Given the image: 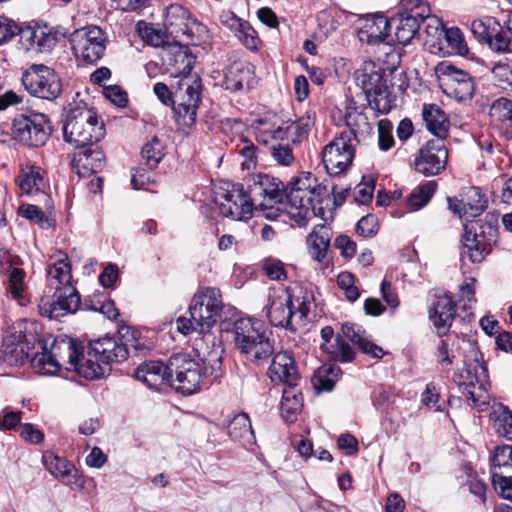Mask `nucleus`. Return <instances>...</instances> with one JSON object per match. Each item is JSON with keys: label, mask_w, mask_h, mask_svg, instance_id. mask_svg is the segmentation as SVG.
Instances as JSON below:
<instances>
[{"label": "nucleus", "mask_w": 512, "mask_h": 512, "mask_svg": "<svg viewBox=\"0 0 512 512\" xmlns=\"http://www.w3.org/2000/svg\"><path fill=\"white\" fill-rule=\"evenodd\" d=\"M395 97L388 89H382L381 92H376L372 95L369 105L382 114H387L392 109Z\"/></svg>", "instance_id": "49"}, {"label": "nucleus", "mask_w": 512, "mask_h": 512, "mask_svg": "<svg viewBox=\"0 0 512 512\" xmlns=\"http://www.w3.org/2000/svg\"><path fill=\"white\" fill-rule=\"evenodd\" d=\"M226 186L215 197L220 213L233 220L250 219L254 209L244 186L240 183H227Z\"/></svg>", "instance_id": "15"}, {"label": "nucleus", "mask_w": 512, "mask_h": 512, "mask_svg": "<svg viewBox=\"0 0 512 512\" xmlns=\"http://www.w3.org/2000/svg\"><path fill=\"white\" fill-rule=\"evenodd\" d=\"M422 23L425 24V43L429 45L433 53H436V48L438 46L437 42H440L445 27L442 21L436 16H431L430 12L428 13V16L425 17Z\"/></svg>", "instance_id": "46"}, {"label": "nucleus", "mask_w": 512, "mask_h": 512, "mask_svg": "<svg viewBox=\"0 0 512 512\" xmlns=\"http://www.w3.org/2000/svg\"><path fill=\"white\" fill-rule=\"evenodd\" d=\"M297 386H287L282 393L281 415L286 422H294L303 407L302 393Z\"/></svg>", "instance_id": "39"}, {"label": "nucleus", "mask_w": 512, "mask_h": 512, "mask_svg": "<svg viewBox=\"0 0 512 512\" xmlns=\"http://www.w3.org/2000/svg\"><path fill=\"white\" fill-rule=\"evenodd\" d=\"M22 84L35 97L55 100L62 92V82L58 74L43 64H34L22 75Z\"/></svg>", "instance_id": "13"}, {"label": "nucleus", "mask_w": 512, "mask_h": 512, "mask_svg": "<svg viewBox=\"0 0 512 512\" xmlns=\"http://www.w3.org/2000/svg\"><path fill=\"white\" fill-rule=\"evenodd\" d=\"M246 191L253 207L281 204L284 197L282 182L267 174L252 175Z\"/></svg>", "instance_id": "20"}, {"label": "nucleus", "mask_w": 512, "mask_h": 512, "mask_svg": "<svg viewBox=\"0 0 512 512\" xmlns=\"http://www.w3.org/2000/svg\"><path fill=\"white\" fill-rule=\"evenodd\" d=\"M510 43H511V37L510 33L503 31L502 27L500 26V30L491 37V39L487 42L490 49L499 52V53H506L510 51Z\"/></svg>", "instance_id": "57"}, {"label": "nucleus", "mask_w": 512, "mask_h": 512, "mask_svg": "<svg viewBox=\"0 0 512 512\" xmlns=\"http://www.w3.org/2000/svg\"><path fill=\"white\" fill-rule=\"evenodd\" d=\"M164 26L168 34L173 38L185 36L193 41V28L195 27L198 32L205 29L204 26L197 23L195 20H191L190 14L187 9L179 4H171L166 9Z\"/></svg>", "instance_id": "22"}, {"label": "nucleus", "mask_w": 512, "mask_h": 512, "mask_svg": "<svg viewBox=\"0 0 512 512\" xmlns=\"http://www.w3.org/2000/svg\"><path fill=\"white\" fill-rule=\"evenodd\" d=\"M440 87L450 98L465 101L473 96L475 85L471 75L453 65H445L439 77Z\"/></svg>", "instance_id": "21"}, {"label": "nucleus", "mask_w": 512, "mask_h": 512, "mask_svg": "<svg viewBox=\"0 0 512 512\" xmlns=\"http://www.w3.org/2000/svg\"><path fill=\"white\" fill-rule=\"evenodd\" d=\"M499 30L500 23L494 17L476 19L471 24V31L480 42L487 43Z\"/></svg>", "instance_id": "45"}, {"label": "nucleus", "mask_w": 512, "mask_h": 512, "mask_svg": "<svg viewBox=\"0 0 512 512\" xmlns=\"http://www.w3.org/2000/svg\"><path fill=\"white\" fill-rule=\"evenodd\" d=\"M272 382L282 383L286 386L298 385L300 375L293 356L287 352H278L274 355L268 369Z\"/></svg>", "instance_id": "26"}, {"label": "nucleus", "mask_w": 512, "mask_h": 512, "mask_svg": "<svg viewBox=\"0 0 512 512\" xmlns=\"http://www.w3.org/2000/svg\"><path fill=\"white\" fill-rule=\"evenodd\" d=\"M239 154L244 158L242 167L251 169L256 164V146L248 140L243 141V146L238 150Z\"/></svg>", "instance_id": "62"}, {"label": "nucleus", "mask_w": 512, "mask_h": 512, "mask_svg": "<svg viewBox=\"0 0 512 512\" xmlns=\"http://www.w3.org/2000/svg\"><path fill=\"white\" fill-rule=\"evenodd\" d=\"M270 155L278 165L284 167L291 166L295 161L292 147L289 142L283 143V141H280L279 143H272Z\"/></svg>", "instance_id": "48"}, {"label": "nucleus", "mask_w": 512, "mask_h": 512, "mask_svg": "<svg viewBox=\"0 0 512 512\" xmlns=\"http://www.w3.org/2000/svg\"><path fill=\"white\" fill-rule=\"evenodd\" d=\"M161 59L171 75L181 77L176 91L180 102L175 112L178 128L187 132L196 122L201 97L200 79L190 75L196 58L187 45L173 41L162 50Z\"/></svg>", "instance_id": "1"}, {"label": "nucleus", "mask_w": 512, "mask_h": 512, "mask_svg": "<svg viewBox=\"0 0 512 512\" xmlns=\"http://www.w3.org/2000/svg\"><path fill=\"white\" fill-rule=\"evenodd\" d=\"M448 164V149L445 140L431 139L418 151L415 157V170L426 176H436L442 173Z\"/></svg>", "instance_id": "19"}, {"label": "nucleus", "mask_w": 512, "mask_h": 512, "mask_svg": "<svg viewBox=\"0 0 512 512\" xmlns=\"http://www.w3.org/2000/svg\"><path fill=\"white\" fill-rule=\"evenodd\" d=\"M437 183L426 181L415 187L407 197V205L413 210H419L426 206L436 192Z\"/></svg>", "instance_id": "43"}, {"label": "nucleus", "mask_w": 512, "mask_h": 512, "mask_svg": "<svg viewBox=\"0 0 512 512\" xmlns=\"http://www.w3.org/2000/svg\"><path fill=\"white\" fill-rule=\"evenodd\" d=\"M491 121L507 137L512 139V101L507 98L495 100L489 110Z\"/></svg>", "instance_id": "35"}, {"label": "nucleus", "mask_w": 512, "mask_h": 512, "mask_svg": "<svg viewBox=\"0 0 512 512\" xmlns=\"http://www.w3.org/2000/svg\"><path fill=\"white\" fill-rule=\"evenodd\" d=\"M471 368H465L459 373H455L454 381L459 386L461 392L472 401L473 405L482 409L489 404L488 401V375L483 365L476 364Z\"/></svg>", "instance_id": "17"}, {"label": "nucleus", "mask_w": 512, "mask_h": 512, "mask_svg": "<svg viewBox=\"0 0 512 512\" xmlns=\"http://www.w3.org/2000/svg\"><path fill=\"white\" fill-rule=\"evenodd\" d=\"M460 196L461 198L447 199L449 209L460 218L463 216L477 217L487 207V200L478 187L465 188Z\"/></svg>", "instance_id": "25"}, {"label": "nucleus", "mask_w": 512, "mask_h": 512, "mask_svg": "<svg viewBox=\"0 0 512 512\" xmlns=\"http://www.w3.org/2000/svg\"><path fill=\"white\" fill-rule=\"evenodd\" d=\"M235 36L246 48L250 50L258 48L260 40L249 22L244 21L239 30L236 31Z\"/></svg>", "instance_id": "53"}, {"label": "nucleus", "mask_w": 512, "mask_h": 512, "mask_svg": "<svg viewBox=\"0 0 512 512\" xmlns=\"http://www.w3.org/2000/svg\"><path fill=\"white\" fill-rule=\"evenodd\" d=\"M104 133V124L92 108L76 105L67 112L63 136L66 142L76 148L92 146L104 137Z\"/></svg>", "instance_id": "10"}, {"label": "nucleus", "mask_w": 512, "mask_h": 512, "mask_svg": "<svg viewBox=\"0 0 512 512\" xmlns=\"http://www.w3.org/2000/svg\"><path fill=\"white\" fill-rule=\"evenodd\" d=\"M314 297L309 292L293 297L287 288H270L266 315L271 325L291 332L304 325Z\"/></svg>", "instance_id": "6"}, {"label": "nucleus", "mask_w": 512, "mask_h": 512, "mask_svg": "<svg viewBox=\"0 0 512 512\" xmlns=\"http://www.w3.org/2000/svg\"><path fill=\"white\" fill-rule=\"evenodd\" d=\"M126 346L113 337H103L89 341L85 361L79 368V375L86 379L104 377L110 371L112 363L127 359Z\"/></svg>", "instance_id": "9"}, {"label": "nucleus", "mask_w": 512, "mask_h": 512, "mask_svg": "<svg viewBox=\"0 0 512 512\" xmlns=\"http://www.w3.org/2000/svg\"><path fill=\"white\" fill-rule=\"evenodd\" d=\"M164 155L165 145L162 140L156 136L152 137L142 148V156L151 169L158 166Z\"/></svg>", "instance_id": "47"}, {"label": "nucleus", "mask_w": 512, "mask_h": 512, "mask_svg": "<svg viewBox=\"0 0 512 512\" xmlns=\"http://www.w3.org/2000/svg\"><path fill=\"white\" fill-rule=\"evenodd\" d=\"M422 117L427 130L436 139L445 140L449 134L450 121L447 114L437 104H424Z\"/></svg>", "instance_id": "30"}, {"label": "nucleus", "mask_w": 512, "mask_h": 512, "mask_svg": "<svg viewBox=\"0 0 512 512\" xmlns=\"http://www.w3.org/2000/svg\"><path fill=\"white\" fill-rule=\"evenodd\" d=\"M314 125V116L307 112L287 126H282L285 133V140H291L293 144H299L307 139L311 127Z\"/></svg>", "instance_id": "42"}, {"label": "nucleus", "mask_w": 512, "mask_h": 512, "mask_svg": "<svg viewBox=\"0 0 512 512\" xmlns=\"http://www.w3.org/2000/svg\"><path fill=\"white\" fill-rule=\"evenodd\" d=\"M357 82L370 99L376 92H381L382 89H388L387 82L383 74L376 68L373 62H367L357 75Z\"/></svg>", "instance_id": "34"}, {"label": "nucleus", "mask_w": 512, "mask_h": 512, "mask_svg": "<svg viewBox=\"0 0 512 512\" xmlns=\"http://www.w3.org/2000/svg\"><path fill=\"white\" fill-rule=\"evenodd\" d=\"M11 130L17 141L33 147L44 145L49 136L45 116L40 113L15 117Z\"/></svg>", "instance_id": "18"}, {"label": "nucleus", "mask_w": 512, "mask_h": 512, "mask_svg": "<svg viewBox=\"0 0 512 512\" xmlns=\"http://www.w3.org/2000/svg\"><path fill=\"white\" fill-rule=\"evenodd\" d=\"M342 332L344 336L356 345L362 352L372 355L374 358H382L384 355L383 349L368 340L365 337V332L355 324L345 323L342 325Z\"/></svg>", "instance_id": "37"}, {"label": "nucleus", "mask_w": 512, "mask_h": 512, "mask_svg": "<svg viewBox=\"0 0 512 512\" xmlns=\"http://www.w3.org/2000/svg\"><path fill=\"white\" fill-rule=\"evenodd\" d=\"M20 32L18 24L4 16H0V44L11 40Z\"/></svg>", "instance_id": "60"}, {"label": "nucleus", "mask_w": 512, "mask_h": 512, "mask_svg": "<svg viewBox=\"0 0 512 512\" xmlns=\"http://www.w3.org/2000/svg\"><path fill=\"white\" fill-rule=\"evenodd\" d=\"M41 352L30 356L24 346L18 343L11 353H16V361L29 359L31 365L42 375H52L62 367L73 369L79 374V368L85 361V355L79 350L75 341L69 338L54 339L50 348L39 342Z\"/></svg>", "instance_id": "5"}, {"label": "nucleus", "mask_w": 512, "mask_h": 512, "mask_svg": "<svg viewBox=\"0 0 512 512\" xmlns=\"http://www.w3.org/2000/svg\"><path fill=\"white\" fill-rule=\"evenodd\" d=\"M316 178L307 173L293 183L287 198V213L299 227H305L315 216L323 214V195L326 187L316 184Z\"/></svg>", "instance_id": "7"}, {"label": "nucleus", "mask_w": 512, "mask_h": 512, "mask_svg": "<svg viewBox=\"0 0 512 512\" xmlns=\"http://www.w3.org/2000/svg\"><path fill=\"white\" fill-rule=\"evenodd\" d=\"M391 22L382 15H373L366 17L359 28V39L368 44L384 42L389 36L388 30Z\"/></svg>", "instance_id": "29"}, {"label": "nucleus", "mask_w": 512, "mask_h": 512, "mask_svg": "<svg viewBox=\"0 0 512 512\" xmlns=\"http://www.w3.org/2000/svg\"><path fill=\"white\" fill-rule=\"evenodd\" d=\"M344 118L349 130L343 133H350L351 142H353V139L365 135L371 130L368 117L355 106L349 105L347 107Z\"/></svg>", "instance_id": "40"}, {"label": "nucleus", "mask_w": 512, "mask_h": 512, "mask_svg": "<svg viewBox=\"0 0 512 512\" xmlns=\"http://www.w3.org/2000/svg\"><path fill=\"white\" fill-rule=\"evenodd\" d=\"M334 245L345 258H352L356 252V243L347 235L336 237Z\"/></svg>", "instance_id": "64"}, {"label": "nucleus", "mask_w": 512, "mask_h": 512, "mask_svg": "<svg viewBox=\"0 0 512 512\" xmlns=\"http://www.w3.org/2000/svg\"><path fill=\"white\" fill-rule=\"evenodd\" d=\"M356 231L363 237H373L378 232V219L372 214L363 216L356 225Z\"/></svg>", "instance_id": "58"}, {"label": "nucleus", "mask_w": 512, "mask_h": 512, "mask_svg": "<svg viewBox=\"0 0 512 512\" xmlns=\"http://www.w3.org/2000/svg\"><path fill=\"white\" fill-rule=\"evenodd\" d=\"M18 183L21 193L27 196L44 194L47 188L44 172L36 165L23 168L19 175Z\"/></svg>", "instance_id": "31"}, {"label": "nucleus", "mask_w": 512, "mask_h": 512, "mask_svg": "<svg viewBox=\"0 0 512 512\" xmlns=\"http://www.w3.org/2000/svg\"><path fill=\"white\" fill-rule=\"evenodd\" d=\"M455 317V303L448 294L438 295L429 311L438 336L445 335L452 326Z\"/></svg>", "instance_id": "27"}, {"label": "nucleus", "mask_w": 512, "mask_h": 512, "mask_svg": "<svg viewBox=\"0 0 512 512\" xmlns=\"http://www.w3.org/2000/svg\"><path fill=\"white\" fill-rule=\"evenodd\" d=\"M21 260L8 250H0V273L8 275L7 291L13 299L20 301L24 298L26 273L18 266Z\"/></svg>", "instance_id": "23"}, {"label": "nucleus", "mask_w": 512, "mask_h": 512, "mask_svg": "<svg viewBox=\"0 0 512 512\" xmlns=\"http://www.w3.org/2000/svg\"><path fill=\"white\" fill-rule=\"evenodd\" d=\"M492 466L495 468L512 470V446H497L491 457Z\"/></svg>", "instance_id": "51"}, {"label": "nucleus", "mask_w": 512, "mask_h": 512, "mask_svg": "<svg viewBox=\"0 0 512 512\" xmlns=\"http://www.w3.org/2000/svg\"><path fill=\"white\" fill-rule=\"evenodd\" d=\"M462 258L468 257L473 263H480L491 252L498 238V228L482 219L464 225Z\"/></svg>", "instance_id": "11"}, {"label": "nucleus", "mask_w": 512, "mask_h": 512, "mask_svg": "<svg viewBox=\"0 0 512 512\" xmlns=\"http://www.w3.org/2000/svg\"><path fill=\"white\" fill-rule=\"evenodd\" d=\"M405 12L399 18H392L395 24V38L399 44L407 45L419 31L420 24L430 12L429 5L422 0H402Z\"/></svg>", "instance_id": "14"}, {"label": "nucleus", "mask_w": 512, "mask_h": 512, "mask_svg": "<svg viewBox=\"0 0 512 512\" xmlns=\"http://www.w3.org/2000/svg\"><path fill=\"white\" fill-rule=\"evenodd\" d=\"M71 266L66 255L56 259L47 268V284L53 292V301L41 299L39 311L49 318L59 319L75 313L80 306V296L71 283Z\"/></svg>", "instance_id": "4"}, {"label": "nucleus", "mask_w": 512, "mask_h": 512, "mask_svg": "<svg viewBox=\"0 0 512 512\" xmlns=\"http://www.w3.org/2000/svg\"><path fill=\"white\" fill-rule=\"evenodd\" d=\"M393 124L388 119H382L378 123V145L380 150L387 151L394 145Z\"/></svg>", "instance_id": "52"}, {"label": "nucleus", "mask_w": 512, "mask_h": 512, "mask_svg": "<svg viewBox=\"0 0 512 512\" xmlns=\"http://www.w3.org/2000/svg\"><path fill=\"white\" fill-rule=\"evenodd\" d=\"M234 341L246 360L255 364L267 361L274 352L271 332L261 321L253 318H240L235 321Z\"/></svg>", "instance_id": "8"}, {"label": "nucleus", "mask_w": 512, "mask_h": 512, "mask_svg": "<svg viewBox=\"0 0 512 512\" xmlns=\"http://www.w3.org/2000/svg\"><path fill=\"white\" fill-rule=\"evenodd\" d=\"M320 335L323 340L321 348L332 359L339 362H350L354 359V351L351 346L340 335L334 337V330L331 326L323 327Z\"/></svg>", "instance_id": "28"}, {"label": "nucleus", "mask_w": 512, "mask_h": 512, "mask_svg": "<svg viewBox=\"0 0 512 512\" xmlns=\"http://www.w3.org/2000/svg\"><path fill=\"white\" fill-rule=\"evenodd\" d=\"M73 164L79 175L86 176L97 173L104 167L105 156L98 148L84 147L74 155Z\"/></svg>", "instance_id": "32"}, {"label": "nucleus", "mask_w": 512, "mask_h": 512, "mask_svg": "<svg viewBox=\"0 0 512 512\" xmlns=\"http://www.w3.org/2000/svg\"><path fill=\"white\" fill-rule=\"evenodd\" d=\"M69 41L76 58L88 64L97 63L103 57L107 46L105 32L94 25L75 30Z\"/></svg>", "instance_id": "12"}, {"label": "nucleus", "mask_w": 512, "mask_h": 512, "mask_svg": "<svg viewBox=\"0 0 512 512\" xmlns=\"http://www.w3.org/2000/svg\"><path fill=\"white\" fill-rule=\"evenodd\" d=\"M87 309L99 311L111 320H115L119 316L118 309L116 308L114 302L107 299H98L97 304L88 306Z\"/></svg>", "instance_id": "63"}, {"label": "nucleus", "mask_w": 512, "mask_h": 512, "mask_svg": "<svg viewBox=\"0 0 512 512\" xmlns=\"http://www.w3.org/2000/svg\"><path fill=\"white\" fill-rule=\"evenodd\" d=\"M332 235V229L327 225L321 224L313 228L307 237L309 254L313 259L322 262L326 258Z\"/></svg>", "instance_id": "33"}, {"label": "nucleus", "mask_w": 512, "mask_h": 512, "mask_svg": "<svg viewBox=\"0 0 512 512\" xmlns=\"http://www.w3.org/2000/svg\"><path fill=\"white\" fill-rule=\"evenodd\" d=\"M103 95L114 105L124 108L128 104V94L119 85H109L103 87Z\"/></svg>", "instance_id": "54"}, {"label": "nucleus", "mask_w": 512, "mask_h": 512, "mask_svg": "<svg viewBox=\"0 0 512 512\" xmlns=\"http://www.w3.org/2000/svg\"><path fill=\"white\" fill-rule=\"evenodd\" d=\"M43 462L50 474L58 479L63 480L66 484L68 482H66L65 479L68 478L73 471H75L74 465L72 463L64 458L54 455L51 452H47L43 455Z\"/></svg>", "instance_id": "44"}, {"label": "nucleus", "mask_w": 512, "mask_h": 512, "mask_svg": "<svg viewBox=\"0 0 512 512\" xmlns=\"http://www.w3.org/2000/svg\"><path fill=\"white\" fill-rule=\"evenodd\" d=\"M262 271L271 280L282 281L287 278L284 264L279 259L266 258L261 264Z\"/></svg>", "instance_id": "50"}, {"label": "nucleus", "mask_w": 512, "mask_h": 512, "mask_svg": "<svg viewBox=\"0 0 512 512\" xmlns=\"http://www.w3.org/2000/svg\"><path fill=\"white\" fill-rule=\"evenodd\" d=\"M374 188L373 179L366 181L365 178H363V181L356 188L355 200L360 204L369 203L372 200Z\"/></svg>", "instance_id": "61"}, {"label": "nucleus", "mask_w": 512, "mask_h": 512, "mask_svg": "<svg viewBox=\"0 0 512 512\" xmlns=\"http://www.w3.org/2000/svg\"><path fill=\"white\" fill-rule=\"evenodd\" d=\"M135 378L150 389L157 391L171 387L170 359L167 364L162 361H146L142 363L135 370Z\"/></svg>", "instance_id": "24"}, {"label": "nucleus", "mask_w": 512, "mask_h": 512, "mask_svg": "<svg viewBox=\"0 0 512 512\" xmlns=\"http://www.w3.org/2000/svg\"><path fill=\"white\" fill-rule=\"evenodd\" d=\"M285 133L286 132L282 130V126L275 129H258L256 139L261 144L270 145L271 148L272 143L285 141Z\"/></svg>", "instance_id": "55"}, {"label": "nucleus", "mask_w": 512, "mask_h": 512, "mask_svg": "<svg viewBox=\"0 0 512 512\" xmlns=\"http://www.w3.org/2000/svg\"><path fill=\"white\" fill-rule=\"evenodd\" d=\"M224 304L221 292L215 287H200L193 295L188 307L189 317L180 316L176 320L178 332L183 335H202L195 346L199 350L204 342L215 347V338L210 333L221 317Z\"/></svg>", "instance_id": "2"}, {"label": "nucleus", "mask_w": 512, "mask_h": 512, "mask_svg": "<svg viewBox=\"0 0 512 512\" xmlns=\"http://www.w3.org/2000/svg\"><path fill=\"white\" fill-rule=\"evenodd\" d=\"M146 42L154 47H162L163 49L171 44L166 34L153 26H147L142 34Z\"/></svg>", "instance_id": "59"}, {"label": "nucleus", "mask_w": 512, "mask_h": 512, "mask_svg": "<svg viewBox=\"0 0 512 512\" xmlns=\"http://www.w3.org/2000/svg\"><path fill=\"white\" fill-rule=\"evenodd\" d=\"M493 487L499 495L507 500L512 501V476H503L502 474L494 473L492 475Z\"/></svg>", "instance_id": "56"}, {"label": "nucleus", "mask_w": 512, "mask_h": 512, "mask_svg": "<svg viewBox=\"0 0 512 512\" xmlns=\"http://www.w3.org/2000/svg\"><path fill=\"white\" fill-rule=\"evenodd\" d=\"M437 44L436 53L459 55L468 53V47L458 27L445 28L441 40Z\"/></svg>", "instance_id": "38"}, {"label": "nucleus", "mask_w": 512, "mask_h": 512, "mask_svg": "<svg viewBox=\"0 0 512 512\" xmlns=\"http://www.w3.org/2000/svg\"><path fill=\"white\" fill-rule=\"evenodd\" d=\"M202 356L204 370L200 364L189 355L181 353L170 357V370L172 375L171 387L184 395H191L201 388L203 378L208 375V366L211 368L210 376L218 377L221 368V349L209 346L204 349L196 348Z\"/></svg>", "instance_id": "3"}, {"label": "nucleus", "mask_w": 512, "mask_h": 512, "mask_svg": "<svg viewBox=\"0 0 512 512\" xmlns=\"http://www.w3.org/2000/svg\"><path fill=\"white\" fill-rule=\"evenodd\" d=\"M355 150L350 133H340L321 152L322 162L330 175L345 172L352 164Z\"/></svg>", "instance_id": "16"}, {"label": "nucleus", "mask_w": 512, "mask_h": 512, "mask_svg": "<svg viewBox=\"0 0 512 512\" xmlns=\"http://www.w3.org/2000/svg\"><path fill=\"white\" fill-rule=\"evenodd\" d=\"M227 431L233 441H237L244 446L255 443L251 421L246 413L234 415L227 425Z\"/></svg>", "instance_id": "36"}, {"label": "nucleus", "mask_w": 512, "mask_h": 512, "mask_svg": "<svg viewBox=\"0 0 512 512\" xmlns=\"http://www.w3.org/2000/svg\"><path fill=\"white\" fill-rule=\"evenodd\" d=\"M251 78V70L248 65L234 62L228 66L224 73V85L227 90H240Z\"/></svg>", "instance_id": "41"}]
</instances>
